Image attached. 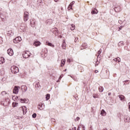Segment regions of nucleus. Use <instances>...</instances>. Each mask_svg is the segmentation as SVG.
I'll use <instances>...</instances> for the list:
<instances>
[{
  "label": "nucleus",
  "mask_w": 130,
  "mask_h": 130,
  "mask_svg": "<svg viewBox=\"0 0 130 130\" xmlns=\"http://www.w3.org/2000/svg\"><path fill=\"white\" fill-rule=\"evenodd\" d=\"M30 25L32 27V28H34V27H35V19L30 20Z\"/></svg>",
  "instance_id": "12"
},
{
  "label": "nucleus",
  "mask_w": 130,
  "mask_h": 130,
  "mask_svg": "<svg viewBox=\"0 0 130 130\" xmlns=\"http://www.w3.org/2000/svg\"><path fill=\"white\" fill-rule=\"evenodd\" d=\"M95 73H98L99 71H98V70H95Z\"/></svg>",
  "instance_id": "50"
},
{
  "label": "nucleus",
  "mask_w": 130,
  "mask_h": 130,
  "mask_svg": "<svg viewBox=\"0 0 130 130\" xmlns=\"http://www.w3.org/2000/svg\"><path fill=\"white\" fill-rule=\"evenodd\" d=\"M54 2H55V3H57V1H58V0H54Z\"/></svg>",
  "instance_id": "53"
},
{
  "label": "nucleus",
  "mask_w": 130,
  "mask_h": 130,
  "mask_svg": "<svg viewBox=\"0 0 130 130\" xmlns=\"http://www.w3.org/2000/svg\"><path fill=\"white\" fill-rule=\"evenodd\" d=\"M20 102H21V103H27V100H26V99H21L20 100Z\"/></svg>",
  "instance_id": "22"
},
{
  "label": "nucleus",
  "mask_w": 130,
  "mask_h": 130,
  "mask_svg": "<svg viewBox=\"0 0 130 130\" xmlns=\"http://www.w3.org/2000/svg\"><path fill=\"white\" fill-rule=\"evenodd\" d=\"M34 45H35V46H39L40 45H41V43L40 42H39V41H36L34 42Z\"/></svg>",
  "instance_id": "10"
},
{
  "label": "nucleus",
  "mask_w": 130,
  "mask_h": 130,
  "mask_svg": "<svg viewBox=\"0 0 130 130\" xmlns=\"http://www.w3.org/2000/svg\"><path fill=\"white\" fill-rule=\"evenodd\" d=\"M78 39H79V38H76L75 39V42H77V41H78Z\"/></svg>",
  "instance_id": "42"
},
{
  "label": "nucleus",
  "mask_w": 130,
  "mask_h": 130,
  "mask_svg": "<svg viewBox=\"0 0 130 130\" xmlns=\"http://www.w3.org/2000/svg\"><path fill=\"white\" fill-rule=\"evenodd\" d=\"M8 33H7V36H9V37H12V36H13V35H14V32H12V30H10L9 31H8Z\"/></svg>",
  "instance_id": "15"
},
{
  "label": "nucleus",
  "mask_w": 130,
  "mask_h": 130,
  "mask_svg": "<svg viewBox=\"0 0 130 130\" xmlns=\"http://www.w3.org/2000/svg\"><path fill=\"white\" fill-rule=\"evenodd\" d=\"M75 5V1H73L70 3L69 6H68V9L69 10H73V6Z\"/></svg>",
  "instance_id": "8"
},
{
  "label": "nucleus",
  "mask_w": 130,
  "mask_h": 130,
  "mask_svg": "<svg viewBox=\"0 0 130 130\" xmlns=\"http://www.w3.org/2000/svg\"><path fill=\"white\" fill-rule=\"evenodd\" d=\"M60 79H58V80H57V82H60Z\"/></svg>",
  "instance_id": "51"
},
{
  "label": "nucleus",
  "mask_w": 130,
  "mask_h": 130,
  "mask_svg": "<svg viewBox=\"0 0 130 130\" xmlns=\"http://www.w3.org/2000/svg\"><path fill=\"white\" fill-rule=\"evenodd\" d=\"M39 106H40L41 108H42V107L44 106V104H42L41 105H39Z\"/></svg>",
  "instance_id": "40"
},
{
  "label": "nucleus",
  "mask_w": 130,
  "mask_h": 130,
  "mask_svg": "<svg viewBox=\"0 0 130 130\" xmlns=\"http://www.w3.org/2000/svg\"><path fill=\"white\" fill-rule=\"evenodd\" d=\"M46 45H48V46H50L51 47H54V45L48 41L46 42Z\"/></svg>",
  "instance_id": "16"
},
{
  "label": "nucleus",
  "mask_w": 130,
  "mask_h": 130,
  "mask_svg": "<svg viewBox=\"0 0 130 130\" xmlns=\"http://www.w3.org/2000/svg\"><path fill=\"white\" fill-rule=\"evenodd\" d=\"M62 78V75H61L59 78V79L61 80V78Z\"/></svg>",
  "instance_id": "47"
},
{
  "label": "nucleus",
  "mask_w": 130,
  "mask_h": 130,
  "mask_svg": "<svg viewBox=\"0 0 130 130\" xmlns=\"http://www.w3.org/2000/svg\"><path fill=\"white\" fill-rule=\"evenodd\" d=\"M101 52H102V49H100L98 52V53L99 54L98 57V56H99V55H100V54H101Z\"/></svg>",
  "instance_id": "34"
},
{
  "label": "nucleus",
  "mask_w": 130,
  "mask_h": 130,
  "mask_svg": "<svg viewBox=\"0 0 130 130\" xmlns=\"http://www.w3.org/2000/svg\"><path fill=\"white\" fill-rule=\"evenodd\" d=\"M114 10L116 12V13H118V12H120V11H121L120 6L118 5L114 6Z\"/></svg>",
  "instance_id": "4"
},
{
  "label": "nucleus",
  "mask_w": 130,
  "mask_h": 130,
  "mask_svg": "<svg viewBox=\"0 0 130 130\" xmlns=\"http://www.w3.org/2000/svg\"><path fill=\"white\" fill-rule=\"evenodd\" d=\"M71 30H72V31L74 30V29H75V27H76L75 26V25L74 24H71Z\"/></svg>",
  "instance_id": "31"
},
{
  "label": "nucleus",
  "mask_w": 130,
  "mask_h": 130,
  "mask_svg": "<svg viewBox=\"0 0 130 130\" xmlns=\"http://www.w3.org/2000/svg\"><path fill=\"white\" fill-rule=\"evenodd\" d=\"M124 45V44H123V41L119 42L118 44V47H120V46H123Z\"/></svg>",
  "instance_id": "23"
},
{
  "label": "nucleus",
  "mask_w": 130,
  "mask_h": 130,
  "mask_svg": "<svg viewBox=\"0 0 130 130\" xmlns=\"http://www.w3.org/2000/svg\"><path fill=\"white\" fill-rule=\"evenodd\" d=\"M47 24H48L49 25H50L51 24H52V20L51 19H48L47 21Z\"/></svg>",
  "instance_id": "29"
},
{
  "label": "nucleus",
  "mask_w": 130,
  "mask_h": 130,
  "mask_svg": "<svg viewBox=\"0 0 130 130\" xmlns=\"http://www.w3.org/2000/svg\"><path fill=\"white\" fill-rule=\"evenodd\" d=\"M21 89L22 90H24V92H26L28 89V87H27V86L26 85H22L21 86Z\"/></svg>",
  "instance_id": "19"
},
{
  "label": "nucleus",
  "mask_w": 130,
  "mask_h": 130,
  "mask_svg": "<svg viewBox=\"0 0 130 130\" xmlns=\"http://www.w3.org/2000/svg\"><path fill=\"white\" fill-rule=\"evenodd\" d=\"M80 119V117H77L76 119H75V121H79V120Z\"/></svg>",
  "instance_id": "39"
},
{
  "label": "nucleus",
  "mask_w": 130,
  "mask_h": 130,
  "mask_svg": "<svg viewBox=\"0 0 130 130\" xmlns=\"http://www.w3.org/2000/svg\"><path fill=\"white\" fill-rule=\"evenodd\" d=\"M98 64H99V63H97V62H96V63H95V67H96V66H98Z\"/></svg>",
  "instance_id": "52"
},
{
  "label": "nucleus",
  "mask_w": 130,
  "mask_h": 130,
  "mask_svg": "<svg viewBox=\"0 0 130 130\" xmlns=\"http://www.w3.org/2000/svg\"><path fill=\"white\" fill-rule=\"evenodd\" d=\"M80 128H82V130H85V126L84 125H80Z\"/></svg>",
  "instance_id": "37"
},
{
  "label": "nucleus",
  "mask_w": 130,
  "mask_h": 130,
  "mask_svg": "<svg viewBox=\"0 0 130 130\" xmlns=\"http://www.w3.org/2000/svg\"><path fill=\"white\" fill-rule=\"evenodd\" d=\"M118 23H119L120 24H122V20H119Z\"/></svg>",
  "instance_id": "41"
},
{
  "label": "nucleus",
  "mask_w": 130,
  "mask_h": 130,
  "mask_svg": "<svg viewBox=\"0 0 130 130\" xmlns=\"http://www.w3.org/2000/svg\"><path fill=\"white\" fill-rule=\"evenodd\" d=\"M128 109L130 110V103H128Z\"/></svg>",
  "instance_id": "48"
},
{
  "label": "nucleus",
  "mask_w": 130,
  "mask_h": 130,
  "mask_svg": "<svg viewBox=\"0 0 130 130\" xmlns=\"http://www.w3.org/2000/svg\"><path fill=\"white\" fill-rule=\"evenodd\" d=\"M35 87H36V89H40V87H41V86H40V84L39 82H38L35 85Z\"/></svg>",
  "instance_id": "21"
},
{
  "label": "nucleus",
  "mask_w": 130,
  "mask_h": 130,
  "mask_svg": "<svg viewBox=\"0 0 130 130\" xmlns=\"http://www.w3.org/2000/svg\"><path fill=\"white\" fill-rule=\"evenodd\" d=\"M125 122H129L130 121V119L128 117H127L125 120H124Z\"/></svg>",
  "instance_id": "33"
},
{
  "label": "nucleus",
  "mask_w": 130,
  "mask_h": 130,
  "mask_svg": "<svg viewBox=\"0 0 130 130\" xmlns=\"http://www.w3.org/2000/svg\"><path fill=\"white\" fill-rule=\"evenodd\" d=\"M87 4H89V2H87Z\"/></svg>",
  "instance_id": "56"
},
{
  "label": "nucleus",
  "mask_w": 130,
  "mask_h": 130,
  "mask_svg": "<svg viewBox=\"0 0 130 130\" xmlns=\"http://www.w3.org/2000/svg\"><path fill=\"white\" fill-rule=\"evenodd\" d=\"M101 115H102L103 116H105L106 115V112L104 109L102 110L100 113Z\"/></svg>",
  "instance_id": "18"
},
{
  "label": "nucleus",
  "mask_w": 130,
  "mask_h": 130,
  "mask_svg": "<svg viewBox=\"0 0 130 130\" xmlns=\"http://www.w3.org/2000/svg\"><path fill=\"white\" fill-rule=\"evenodd\" d=\"M118 97L121 101H124V99H125V96L123 95H119Z\"/></svg>",
  "instance_id": "17"
},
{
  "label": "nucleus",
  "mask_w": 130,
  "mask_h": 130,
  "mask_svg": "<svg viewBox=\"0 0 130 130\" xmlns=\"http://www.w3.org/2000/svg\"><path fill=\"white\" fill-rule=\"evenodd\" d=\"M123 85H125V83L124 82H123Z\"/></svg>",
  "instance_id": "55"
},
{
  "label": "nucleus",
  "mask_w": 130,
  "mask_h": 130,
  "mask_svg": "<svg viewBox=\"0 0 130 130\" xmlns=\"http://www.w3.org/2000/svg\"><path fill=\"white\" fill-rule=\"evenodd\" d=\"M42 53L44 54V56L46 57V55H47V52H48V51H47V48H44V49H43L42 50Z\"/></svg>",
  "instance_id": "13"
},
{
  "label": "nucleus",
  "mask_w": 130,
  "mask_h": 130,
  "mask_svg": "<svg viewBox=\"0 0 130 130\" xmlns=\"http://www.w3.org/2000/svg\"><path fill=\"white\" fill-rule=\"evenodd\" d=\"M22 38H21V37H18L13 40V42L14 43L17 44L19 43V42H20Z\"/></svg>",
  "instance_id": "5"
},
{
  "label": "nucleus",
  "mask_w": 130,
  "mask_h": 130,
  "mask_svg": "<svg viewBox=\"0 0 130 130\" xmlns=\"http://www.w3.org/2000/svg\"><path fill=\"white\" fill-rule=\"evenodd\" d=\"M66 63V59H64V60H61V67L62 68V67H63V66H64Z\"/></svg>",
  "instance_id": "24"
},
{
  "label": "nucleus",
  "mask_w": 130,
  "mask_h": 130,
  "mask_svg": "<svg viewBox=\"0 0 130 130\" xmlns=\"http://www.w3.org/2000/svg\"><path fill=\"white\" fill-rule=\"evenodd\" d=\"M52 32L55 35H57L58 34V30L56 28H54L52 29Z\"/></svg>",
  "instance_id": "11"
},
{
  "label": "nucleus",
  "mask_w": 130,
  "mask_h": 130,
  "mask_svg": "<svg viewBox=\"0 0 130 130\" xmlns=\"http://www.w3.org/2000/svg\"><path fill=\"white\" fill-rule=\"evenodd\" d=\"M129 80H125L123 82V83H127V82H129Z\"/></svg>",
  "instance_id": "44"
},
{
  "label": "nucleus",
  "mask_w": 130,
  "mask_h": 130,
  "mask_svg": "<svg viewBox=\"0 0 130 130\" xmlns=\"http://www.w3.org/2000/svg\"><path fill=\"white\" fill-rule=\"evenodd\" d=\"M12 105H13V107H16L18 106V103H13Z\"/></svg>",
  "instance_id": "32"
},
{
  "label": "nucleus",
  "mask_w": 130,
  "mask_h": 130,
  "mask_svg": "<svg viewBox=\"0 0 130 130\" xmlns=\"http://www.w3.org/2000/svg\"><path fill=\"white\" fill-rule=\"evenodd\" d=\"M80 128H81V126H80V125L78 126L77 130H80Z\"/></svg>",
  "instance_id": "46"
},
{
  "label": "nucleus",
  "mask_w": 130,
  "mask_h": 130,
  "mask_svg": "<svg viewBox=\"0 0 130 130\" xmlns=\"http://www.w3.org/2000/svg\"><path fill=\"white\" fill-rule=\"evenodd\" d=\"M20 109L21 110H22L23 111V114L24 115V114H26L27 113V107L26 106H23L20 108Z\"/></svg>",
  "instance_id": "6"
},
{
  "label": "nucleus",
  "mask_w": 130,
  "mask_h": 130,
  "mask_svg": "<svg viewBox=\"0 0 130 130\" xmlns=\"http://www.w3.org/2000/svg\"><path fill=\"white\" fill-rule=\"evenodd\" d=\"M93 98H94V99H96V98H99V95L94 93L92 94Z\"/></svg>",
  "instance_id": "25"
},
{
  "label": "nucleus",
  "mask_w": 130,
  "mask_h": 130,
  "mask_svg": "<svg viewBox=\"0 0 130 130\" xmlns=\"http://www.w3.org/2000/svg\"><path fill=\"white\" fill-rule=\"evenodd\" d=\"M99 90L100 92H103L104 88H103V87H102V86H100L99 87Z\"/></svg>",
  "instance_id": "28"
},
{
  "label": "nucleus",
  "mask_w": 130,
  "mask_h": 130,
  "mask_svg": "<svg viewBox=\"0 0 130 130\" xmlns=\"http://www.w3.org/2000/svg\"><path fill=\"white\" fill-rule=\"evenodd\" d=\"M92 15H96L98 14V10L96 8H94L91 11Z\"/></svg>",
  "instance_id": "14"
},
{
  "label": "nucleus",
  "mask_w": 130,
  "mask_h": 130,
  "mask_svg": "<svg viewBox=\"0 0 130 130\" xmlns=\"http://www.w3.org/2000/svg\"><path fill=\"white\" fill-rule=\"evenodd\" d=\"M1 94L4 96V95H6V94H7V92L6 91H2Z\"/></svg>",
  "instance_id": "38"
},
{
  "label": "nucleus",
  "mask_w": 130,
  "mask_h": 130,
  "mask_svg": "<svg viewBox=\"0 0 130 130\" xmlns=\"http://www.w3.org/2000/svg\"><path fill=\"white\" fill-rule=\"evenodd\" d=\"M7 53L10 55V56H12L14 54V51H13V49H9L7 50Z\"/></svg>",
  "instance_id": "7"
},
{
  "label": "nucleus",
  "mask_w": 130,
  "mask_h": 130,
  "mask_svg": "<svg viewBox=\"0 0 130 130\" xmlns=\"http://www.w3.org/2000/svg\"><path fill=\"white\" fill-rule=\"evenodd\" d=\"M11 71L12 74H17V73H19V68L16 66H12L11 68Z\"/></svg>",
  "instance_id": "1"
},
{
  "label": "nucleus",
  "mask_w": 130,
  "mask_h": 130,
  "mask_svg": "<svg viewBox=\"0 0 130 130\" xmlns=\"http://www.w3.org/2000/svg\"><path fill=\"white\" fill-rule=\"evenodd\" d=\"M68 62H71V59L69 58L67 59Z\"/></svg>",
  "instance_id": "43"
},
{
  "label": "nucleus",
  "mask_w": 130,
  "mask_h": 130,
  "mask_svg": "<svg viewBox=\"0 0 130 130\" xmlns=\"http://www.w3.org/2000/svg\"><path fill=\"white\" fill-rule=\"evenodd\" d=\"M82 48H83L84 49H85V48H87V47H88V45H87V44L84 43V44H82Z\"/></svg>",
  "instance_id": "26"
},
{
  "label": "nucleus",
  "mask_w": 130,
  "mask_h": 130,
  "mask_svg": "<svg viewBox=\"0 0 130 130\" xmlns=\"http://www.w3.org/2000/svg\"><path fill=\"white\" fill-rule=\"evenodd\" d=\"M22 56L24 58H28L31 56V53L29 51L27 52H24L22 54Z\"/></svg>",
  "instance_id": "2"
},
{
  "label": "nucleus",
  "mask_w": 130,
  "mask_h": 130,
  "mask_svg": "<svg viewBox=\"0 0 130 130\" xmlns=\"http://www.w3.org/2000/svg\"><path fill=\"white\" fill-rule=\"evenodd\" d=\"M18 92H19V87H18L17 86H15L13 89L14 94H18Z\"/></svg>",
  "instance_id": "9"
},
{
  "label": "nucleus",
  "mask_w": 130,
  "mask_h": 130,
  "mask_svg": "<svg viewBox=\"0 0 130 130\" xmlns=\"http://www.w3.org/2000/svg\"><path fill=\"white\" fill-rule=\"evenodd\" d=\"M123 27V26H120V27L119 28V30H121V29H122Z\"/></svg>",
  "instance_id": "45"
},
{
  "label": "nucleus",
  "mask_w": 130,
  "mask_h": 130,
  "mask_svg": "<svg viewBox=\"0 0 130 130\" xmlns=\"http://www.w3.org/2000/svg\"><path fill=\"white\" fill-rule=\"evenodd\" d=\"M110 95H111V92H109V93H108V95H109V96H110Z\"/></svg>",
  "instance_id": "49"
},
{
  "label": "nucleus",
  "mask_w": 130,
  "mask_h": 130,
  "mask_svg": "<svg viewBox=\"0 0 130 130\" xmlns=\"http://www.w3.org/2000/svg\"><path fill=\"white\" fill-rule=\"evenodd\" d=\"M62 49H66L67 48V47L66 46L64 43L62 44Z\"/></svg>",
  "instance_id": "35"
},
{
  "label": "nucleus",
  "mask_w": 130,
  "mask_h": 130,
  "mask_svg": "<svg viewBox=\"0 0 130 130\" xmlns=\"http://www.w3.org/2000/svg\"><path fill=\"white\" fill-rule=\"evenodd\" d=\"M29 19V13L28 12H25L24 13V21L27 22V20Z\"/></svg>",
  "instance_id": "3"
},
{
  "label": "nucleus",
  "mask_w": 130,
  "mask_h": 130,
  "mask_svg": "<svg viewBox=\"0 0 130 130\" xmlns=\"http://www.w3.org/2000/svg\"><path fill=\"white\" fill-rule=\"evenodd\" d=\"M81 49H83V48H81Z\"/></svg>",
  "instance_id": "57"
},
{
  "label": "nucleus",
  "mask_w": 130,
  "mask_h": 130,
  "mask_svg": "<svg viewBox=\"0 0 130 130\" xmlns=\"http://www.w3.org/2000/svg\"><path fill=\"white\" fill-rule=\"evenodd\" d=\"M64 72H67V69H65V70H64Z\"/></svg>",
  "instance_id": "54"
},
{
  "label": "nucleus",
  "mask_w": 130,
  "mask_h": 130,
  "mask_svg": "<svg viewBox=\"0 0 130 130\" xmlns=\"http://www.w3.org/2000/svg\"><path fill=\"white\" fill-rule=\"evenodd\" d=\"M37 116V114H36V113H34L32 115V118H36V117Z\"/></svg>",
  "instance_id": "36"
},
{
  "label": "nucleus",
  "mask_w": 130,
  "mask_h": 130,
  "mask_svg": "<svg viewBox=\"0 0 130 130\" xmlns=\"http://www.w3.org/2000/svg\"><path fill=\"white\" fill-rule=\"evenodd\" d=\"M49 98H50V94L48 93L46 95V100H49Z\"/></svg>",
  "instance_id": "30"
},
{
  "label": "nucleus",
  "mask_w": 130,
  "mask_h": 130,
  "mask_svg": "<svg viewBox=\"0 0 130 130\" xmlns=\"http://www.w3.org/2000/svg\"><path fill=\"white\" fill-rule=\"evenodd\" d=\"M5 62V58L4 57H0V64H3Z\"/></svg>",
  "instance_id": "20"
},
{
  "label": "nucleus",
  "mask_w": 130,
  "mask_h": 130,
  "mask_svg": "<svg viewBox=\"0 0 130 130\" xmlns=\"http://www.w3.org/2000/svg\"><path fill=\"white\" fill-rule=\"evenodd\" d=\"M113 60H115V61L120 62V58L117 57L113 59Z\"/></svg>",
  "instance_id": "27"
}]
</instances>
